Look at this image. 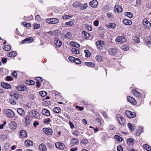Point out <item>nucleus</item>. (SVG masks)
Wrapping results in <instances>:
<instances>
[{"mask_svg": "<svg viewBox=\"0 0 151 151\" xmlns=\"http://www.w3.org/2000/svg\"><path fill=\"white\" fill-rule=\"evenodd\" d=\"M3 113L6 115V117L9 118H12L15 115L14 112L13 111L9 109L4 110Z\"/></svg>", "mask_w": 151, "mask_h": 151, "instance_id": "nucleus-1", "label": "nucleus"}, {"mask_svg": "<svg viewBox=\"0 0 151 151\" xmlns=\"http://www.w3.org/2000/svg\"><path fill=\"white\" fill-rule=\"evenodd\" d=\"M29 116L31 117H35V118L40 119V117L39 113L34 111H32L29 113Z\"/></svg>", "mask_w": 151, "mask_h": 151, "instance_id": "nucleus-2", "label": "nucleus"}, {"mask_svg": "<svg viewBox=\"0 0 151 151\" xmlns=\"http://www.w3.org/2000/svg\"><path fill=\"white\" fill-rule=\"evenodd\" d=\"M96 43L98 48L100 50L103 49L104 48L106 45L103 41L100 40H97Z\"/></svg>", "mask_w": 151, "mask_h": 151, "instance_id": "nucleus-3", "label": "nucleus"}, {"mask_svg": "<svg viewBox=\"0 0 151 151\" xmlns=\"http://www.w3.org/2000/svg\"><path fill=\"white\" fill-rule=\"evenodd\" d=\"M55 145L57 148L62 150H65L66 148V147L63 143L60 142L55 143Z\"/></svg>", "mask_w": 151, "mask_h": 151, "instance_id": "nucleus-4", "label": "nucleus"}, {"mask_svg": "<svg viewBox=\"0 0 151 151\" xmlns=\"http://www.w3.org/2000/svg\"><path fill=\"white\" fill-rule=\"evenodd\" d=\"M126 115L130 118H132L135 117L136 116V114L134 112H132L129 111H125Z\"/></svg>", "mask_w": 151, "mask_h": 151, "instance_id": "nucleus-5", "label": "nucleus"}, {"mask_svg": "<svg viewBox=\"0 0 151 151\" xmlns=\"http://www.w3.org/2000/svg\"><path fill=\"white\" fill-rule=\"evenodd\" d=\"M143 25L145 26L147 29L151 27V24L150 22L146 18L144 19L142 21Z\"/></svg>", "mask_w": 151, "mask_h": 151, "instance_id": "nucleus-6", "label": "nucleus"}, {"mask_svg": "<svg viewBox=\"0 0 151 151\" xmlns=\"http://www.w3.org/2000/svg\"><path fill=\"white\" fill-rule=\"evenodd\" d=\"M109 54L111 55H116L117 52V50L115 48H110L108 50Z\"/></svg>", "mask_w": 151, "mask_h": 151, "instance_id": "nucleus-7", "label": "nucleus"}, {"mask_svg": "<svg viewBox=\"0 0 151 151\" xmlns=\"http://www.w3.org/2000/svg\"><path fill=\"white\" fill-rule=\"evenodd\" d=\"M42 130L47 135H51L52 133V129L50 128H44L42 129Z\"/></svg>", "mask_w": 151, "mask_h": 151, "instance_id": "nucleus-8", "label": "nucleus"}, {"mask_svg": "<svg viewBox=\"0 0 151 151\" xmlns=\"http://www.w3.org/2000/svg\"><path fill=\"white\" fill-rule=\"evenodd\" d=\"M115 41L116 42L123 43L126 41V39L123 36H119L116 38Z\"/></svg>", "mask_w": 151, "mask_h": 151, "instance_id": "nucleus-9", "label": "nucleus"}, {"mask_svg": "<svg viewBox=\"0 0 151 151\" xmlns=\"http://www.w3.org/2000/svg\"><path fill=\"white\" fill-rule=\"evenodd\" d=\"M117 117L119 123L122 125H124L125 123V122L123 117L121 116L120 114H118L117 115Z\"/></svg>", "mask_w": 151, "mask_h": 151, "instance_id": "nucleus-10", "label": "nucleus"}, {"mask_svg": "<svg viewBox=\"0 0 151 151\" xmlns=\"http://www.w3.org/2000/svg\"><path fill=\"white\" fill-rule=\"evenodd\" d=\"M11 97L15 100H17L19 97V94L14 91H12L10 93Z\"/></svg>", "mask_w": 151, "mask_h": 151, "instance_id": "nucleus-11", "label": "nucleus"}, {"mask_svg": "<svg viewBox=\"0 0 151 151\" xmlns=\"http://www.w3.org/2000/svg\"><path fill=\"white\" fill-rule=\"evenodd\" d=\"M17 112L21 116H24L25 115V112L22 108H18L17 109Z\"/></svg>", "mask_w": 151, "mask_h": 151, "instance_id": "nucleus-12", "label": "nucleus"}, {"mask_svg": "<svg viewBox=\"0 0 151 151\" xmlns=\"http://www.w3.org/2000/svg\"><path fill=\"white\" fill-rule=\"evenodd\" d=\"M98 4V3L96 0H93L89 3L91 6L93 8H96Z\"/></svg>", "mask_w": 151, "mask_h": 151, "instance_id": "nucleus-13", "label": "nucleus"}, {"mask_svg": "<svg viewBox=\"0 0 151 151\" xmlns=\"http://www.w3.org/2000/svg\"><path fill=\"white\" fill-rule=\"evenodd\" d=\"M79 143V141L77 139L74 138L71 140L70 145L72 146H74L78 145Z\"/></svg>", "mask_w": 151, "mask_h": 151, "instance_id": "nucleus-14", "label": "nucleus"}, {"mask_svg": "<svg viewBox=\"0 0 151 151\" xmlns=\"http://www.w3.org/2000/svg\"><path fill=\"white\" fill-rule=\"evenodd\" d=\"M127 99L129 102L133 105H135L137 104L136 100L130 96H129L128 97Z\"/></svg>", "mask_w": 151, "mask_h": 151, "instance_id": "nucleus-15", "label": "nucleus"}, {"mask_svg": "<svg viewBox=\"0 0 151 151\" xmlns=\"http://www.w3.org/2000/svg\"><path fill=\"white\" fill-rule=\"evenodd\" d=\"M20 134V137L21 138H26L27 137V134L25 131L23 130H21Z\"/></svg>", "mask_w": 151, "mask_h": 151, "instance_id": "nucleus-16", "label": "nucleus"}, {"mask_svg": "<svg viewBox=\"0 0 151 151\" xmlns=\"http://www.w3.org/2000/svg\"><path fill=\"white\" fill-rule=\"evenodd\" d=\"M33 144V142L31 140H27L24 142L25 146L27 147L29 146H32Z\"/></svg>", "mask_w": 151, "mask_h": 151, "instance_id": "nucleus-17", "label": "nucleus"}, {"mask_svg": "<svg viewBox=\"0 0 151 151\" xmlns=\"http://www.w3.org/2000/svg\"><path fill=\"white\" fill-rule=\"evenodd\" d=\"M114 9L118 13L121 12L122 10V6L119 5H116L114 7Z\"/></svg>", "mask_w": 151, "mask_h": 151, "instance_id": "nucleus-18", "label": "nucleus"}, {"mask_svg": "<svg viewBox=\"0 0 151 151\" xmlns=\"http://www.w3.org/2000/svg\"><path fill=\"white\" fill-rule=\"evenodd\" d=\"M17 88L19 91H24L26 90L27 88L24 86L19 85L17 87Z\"/></svg>", "mask_w": 151, "mask_h": 151, "instance_id": "nucleus-19", "label": "nucleus"}, {"mask_svg": "<svg viewBox=\"0 0 151 151\" xmlns=\"http://www.w3.org/2000/svg\"><path fill=\"white\" fill-rule=\"evenodd\" d=\"M78 6L81 10H84L86 9L88 5L86 3H85L83 4H80L78 5Z\"/></svg>", "mask_w": 151, "mask_h": 151, "instance_id": "nucleus-20", "label": "nucleus"}, {"mask_svg": "<svg viewBox=\"0 0 151 151\" xmlns=\"http://www.w3.org/2000/svg\"><path fill=\"white\" fill-rule=\"evenodd\" d=\"M42 114L47 116H48L50 115V113L49 111L47 109H44L42 111Z\"/></svg>", "mask_w": 151, "mask_h": 151, "instance_id": "nucleus-21", "label": "nucleus"}, {"mask_svg": "<svg viewBox=\"0 0 151 151\" xmlns=\"http://www.w3.org/2000/svg\"><path fill=\"white\" fill-rule=\"evenodd\" d=\"M55 43L56 46L59 47H60L62 45V42L57 38L55 39Z\"/></svg>", "mask_w": 151, "mask_h": 151, "instance_id": "nucleus-22", "label": "nucleus"}, {"mask_svg": "<svg viewBox=\"0 0 151 151\" xmlns=\"http://www.w3.org/2000/svg\"><path fill=\"white\" fill-rule=\"evenodd\" d=\"M1 85L3 88L6 89H9L11 88V86L10 84L6 83H1Z\"/></svg>", "mask_w": 151, "mask_h": 151, "instance_id": "nucleus-23", "label": "nucleus"}, {"mask_svg": "<svg viewBox=\"0 0 151 151\" xmlns=\"http://www.w3.org/2000/svg\"><path fill=\"white\" fill-rule=\"evenodd\" d=\"M132 93L133 94L137 97L140 98L141 96V93L135 89H133L132 90Z\"/></svg>", "mask_w": 151, "mask_h": 151, "instance_id": "nucleus-24", "label": "nucleus"}, {"mask_svg": "<svg viewBox=\"0 0 151 151\" xmlns=\"http://www.w3.org/2000/svg\"><path fill=\"white\" fill-rule=\"evenodd\" d=\"M39 148L40 151H46V147L44 144H41L39 146Z\"/></svg>", "mask_w": 151, "mask_h": 151, "instance_id": "nucleus-25", "label": "nucleus"}, {"mask_svg": "<svg viewBox=\"0 0 151 151\" xmlns=\"http://www.w3.org/2000/svg\"><path fill=\"white\" fill-rule=\"evenodd\" d=\"M24 123L27 125H29L30 123V118L27 115L25 116Z\"/></svg>", "mask_w": 151, "mask_h": 151, "instance_id": "nucleus-26", "label": "nucleus"}, {"mask_svg": "<svg viewBox=\"0 0 151 151\" xmlns=\"http://www.w3.org/2000/svg\"><path fill=\"white\" fill-rule=\"evenodd\" d=\"M17 55L16 51H13L12 52H9L7 54V56L9 57H14Z\"/></svg>", "mask_w": 151, "mask_h": 151, "instance_id": "nucleus-27", "label": "nucleus"}, {"mask_svg": "<svg viewBox=\"0 0 151 151\" xmlns=\"http://www.w3.org/2000/svg\"><path fill=\"white\" fill-rule=\"evenodd\" d=\"M122 22L124 24L127 25H130L132 23V22L131 20L127 19H124Z\"/></svg>", "mask_w": 151, "mask_h": 151, "instance_id": "nucleus-28", "label": "nucleus"}, {"mask_svg": "<svg viewBox=\"0 0 151 151\" xmlns=\"http://www.w3.org/2000/svg\"><path fill=\"white\" fill-rule=\"evenodd\" d=\"M33 40V38L32 37H29L24 39V40L22 41L23 43H25L26 42H28V43L32 41Z\"/></svg>", "mask_w": 151, "mask_h": 151, "instance_id": "nucleus-29", "label": "nucleus"}, {"mask_svg": "<svg viewBox=\"0 0 151 151\" xmlns=\"http://www.w3.org/2000/svg\"><path fill=\"white\" fill-rule=\"evenodd\" d=\"M107 27L109 28L114 29L116 26L115 24L114 23H109L106 25Z\"/></svg>", "mask_w": 151, "mask_h": 151, "instance_id": "nucleus-30", "label": "nucleus"}, {"mask_svg": "<svg viewBox=\"0 0 151 151\" xmlns=\"http://www.w3.org/2000/svg\"><path fill=\"white\" fill-rule=\"evenodd\" d=\"M51 24H56L59 22V20L57 18H51Z\"/></svg>", "mask_w": 151, "mask_h": 151, "instance_id": "nucleus-31", "label": "nucleus"}, {"mask_svg": "<svg viewBox=\"0 0 151 151\" xmlns=\"http://www.w3.org/2000/svg\"><path fill=\"white\" fill-rule=\"evenodd\" d=\"M143 130V128L141 127H139V129L137 130L136 133V135L137 136H139L140 135L142 131Z\"/></svg>", "mask_w": 151, "mask_h": 151, "instance_id": "nucleus-32", "label": "nucleus"}, {"mask_svg": "<svg viewBox=\"0 0 151 151\" xmlns=\"http://www.w3.org/2000/svg\"><path fill=\"white\" fill-rule=\"evenodd\" d=\"M53 111L57 113H59L61 111V109L59 107H55L53 109Z\"/></svg>", "mask_w": 151, "mask_h": 151, "instance_id": "nucleus-33", "label": "nucleus"}, {"mask_svg": "<svg viewBox=\"0 0 151 151\" xmlns=\"http://www.w3.org/2000/svg\"><path fill=\"white\" fill-rule=\"evenodd\" d=\"M146 43L148 45L151 44V36L147 37L146 39Z\"/></svg>", "mask_w": 151, "mask_h": 151, "instance_id": "nucleus-34", "label": "nucleus"}, {"mask_svg": "<svg viewBox=\"0 0 151 151\" xmlns=\"http://www.w3.org/2000/svg\"><path fill=\"white\" fill-rule=\"evenodd\" d=\"M71 51L73 53H75L76 54H79V50L75 47L72 48L71 49Z\"/></svg>", "mask_w": 151, "mask_h": 151, "instance_id": "nucleus-35", "label": "nucleus"}, {"mask_svg": "<svg viewBox=\"0 0 151 151\" xmlns=\"http://www.w3.org/2000/svg\"><path fill=\"white\" fill-rule=\"evenodd\" d=\"M127 143L129 145H132L133 144L134 139L131 138H129L127 140Z\"/></svg>", "mask_w": 151, "mask_h": 151, "instance_id": "nucleus-36", "label": "nucleus"}, {"mask_svg": "<svg viewBox=\"0 0 151 151\" xmlns=\"http://www.w3.org/2000/svg\"><path fill=\"white\" fill-rule=\"evenodd\" d=\"M114 138L118 141L121 142L122 141V138L119 135H116L114 136Z\"/></svg>", "mask_w": 151, "mask_h": 151, "instance_id": "nucleus-37", "label": "nucleus"}, {"mask_svg": "<svg viewBox=\"0 0 151 151\" xmlns=\"http://www.w3.org/2000/svg\"><path fill=\"white\" fill-rule=\"evenodd\" d=\"M144 148L148 151H150L151 150V147L147 144H145L143 145Z\"/></svg>", "mask_w": 151, "mask_h": 151, "instance_id": "nucleus-38", "label": "nucleus"}, {"mask_svg": "<svg viewBox=\"0 0 151 151\" xmlns=\"http://www.w3.org/2000/svg\"><path fill=\"white\" fill-rule=\"evenodd\" d=\"M85 64L86 65L91 67H93L95 66L94 64L91 62H85Z\"/></svg>", "mask_w": 151, "mask_h": 151, "instance_id": "nucleus-39", "label": "nucleus"}, {"mask_svg": "<svg viewBox=\"0 0 151 151\" xmlns=\"http://www.w3.org/2000/svg\"><path fill=\"white\" fill-rule=\"evenodd\" d=\"M11 49V46L9 45H6L4 46V50L6 51H8L10 50Z\"/></svg>", "mask_w": 151, "mask_h": 151, "instance_id": "nucleus-40", "label": "nucleus"}, {"mask_svg": "<svg viewBox=\"0 0 151 151\" xmlns=\"http://www.w3.org/2000/svg\"><path fill=\"white\" fill-rule=\"evenodd\" d=\"M84 52L85 53V57L88 58L90 56L91 53L88 50H86L84 51Z\"/></svg>", "mask_w": 151, "mask_h": 151, "instance_id": "nucleus-41", "label": "nucleus"}, {"mask_svg": "<svg viewBox=\"0 0 151 151\" xmlns=\"http://www.w3.org/2000/svg\"><path fill=\"white\" fill-rule=\"evenodd\" d=\"M133 125L131 123H129L128 124V128L131 131H133L134 130V129H133L134 127Z\"/></svg>", "mask_w": 151, "mask_h": 151, "instance_id": "nucleus-42", "label": "nucleus"}, {"mask_svg": "<svg viewBox=\"0 0 151 151\" xmlns=\"http://www.w3.org/2000/svg\"><path fill=\"white\" fill-rule=\"evenodd\" d=\"M125 15L130 18H132L133 16L132 14L129 12H126Z\"/></svg>", "mask_w": 151, "mask_h": 151, "instance_id": "nucleus-43", "label": "nucleus"}, {"mask_svg": "<svg viewBox=\"0 0 151 151\" xmlns=\"http://www.w3.org/2000/svg\"><path fill=\"white\" fill-rule=\"evenodd\" d=\"M26 83L29 85H33L35 84V82L31 80H27L26 81Z\"/></svg>", "mask_w": 151, "mask_h": 151, "instance_id": "nucleus-44", "label": "nucleus"}, {"mask_svg": "<svg viewBox=\"0 0 151 151\" xmlns=\"http://www.w3.org/2000/svg\"><path fill=\"white\" fill-rule=\"evenodd\" d=\"M51 121V119L50 118H47L43 120L45 124H47Z\"/></svg>", "mask_w": 151, "mask_h": 151, "instance_id": "nucleus-45", "label": "nucleus"}, {"mask_svg": "<svg viewBox=\"0 0 151 151\" xmlns=\"http://www.w3.org/2000/svg\"><path fill=\"white\" fill-rule=\"evenodd\" d=\"M39 93L42 97H44L47 95V93L44 91H40Z\"/></svg>", "mask_w": 151, "mask_h": 151, "instance_id": "nucleus-46", "label": "nucleus"}, {"mask_svg": "<svg viewBox=\"0 0 151 151\" xmlns=\"http://www.w3.org/2000/svg\"><path fill=\"white\" fill-rule=\"evenodd\" d=\"M9 102L12 104L14 105L16 103V100L14 99H9Z\"/></svg>", "mask_w": 151, "mask_h": 151, "instance_id": "nucleus-47", "label": "nucleus"}, {"mask_svg": "<svg viewBox=\"0 0 151 151\" xmlns=\"http://www.w3.org/2000/svg\"><path fill=\"white\" fill-rule=\"evenodd\" d=\"M73 16H70V15H65L63 16L62 18L63 19H70L71 17H72Z\"/></svg>", "mask_w": 151, "mask_h": 151, "instance_id": "nucleus-48", "label": "nucleus"}, {"mask_svg": "<svg viewBox=\"0 0 151 151\" xmlns=\"http://www.w3.org/2000/svg\"><path fill=\"white\" fill-rule=\"evenodd\" d=\"M96 59L99 61L101 62L103 60V58L100 55H97L96 56Z\"/></svg>", "mask_w": 151, "mask_h": 151, "instance_id": "nucleus-49", "label": "nucleus"}, {"mask_svg": "<svg viewBox=\"0 0 151 151\" xmlns=\"http://www.w3.org/2000/svg\"><path fill=\"white\" fill-rule=\"evenodd\" d=\"M88 143V141L87 139H84L81 141V143L82 144L86 145Z\"/></svg>", "mask_w": 151, "mask_h": 151, "instance_id": "nucleus-50", "label": "nucleus"}, {"mask_svg": "<svg viewBox=\"0 0 151 151\" xmlns=\"http://www.w3.org/2000/svg\"><path fill=\"white\" fill-rule=\"evenodd\" d=\"M43 103V104L46 106H47L50 104V102L49 101H45Z\"/></svg>", "mask_w": 151, "mask_h": 151, "instance_id": "nucleus-51", "label": "nucleus"}, {"mask_svg": "<svg viewBox=\"0 0 151 151\" xmlns=\"http://www.w3.org/2000/svg\"><path fill=\"white\" fill-rule=\"evenodd\" d=\"M74 62L78 64H80L81 62V61L78 58H75Z\"/></svg>", "mask_w": 151, "mask_h": 151, "instance_id": "nucleus-52", "label": "nucleus"}, {"mask_svg": "<svg viewBox=\"0 0 151 151\" xmlns=\"http://www.w3.org/2000/svg\"><path fill=\"white\" fill-rule=\"evenodd\" d=\"M74 22L72 21L66 22L65 23V25H67L72 26Z\"/></svg>", "mask_w": 151, "mask_h": 151, "instance_id": "nucleus-53", "label": "nucleus"}, {"mask_svg": "<svg viewBox=\"0 0 151 151\" xmlns=\"http://www.w3.org/2000/svg\"><path fill=\"white\" fill-rule=\"evenodd\" d=\"M34 27L35 29H37L39 28L40 27V24H37V23H35L34 24Z\"/></svg>", "mask_w": 151, "mask_h": 151, "instance_id": "nucleus-54", "label": "nucleus"}, {"mask_svg": "<svg viewBox=\"0 0 151 151\" xmlns=\"http://www.w3.org/2000/svg\"><path fill=\"white\" fill-rule=\"evenodd\" d=\"M75 58L73 57L70 56L68 58L69 60L71 62H74Z\"/></svg>", "mask_w": 151, "mask_h": 151, "instance_id": "nucleus-55", "label": "nucleus"}, {"mask_svg": "<svg viewBox=\"0 0 151 151\" xmlns=\"http://www.w3.org/2000/svg\"><path fill=\"white\" fill-rule=\"evenodd\" d=\"M71 36V34L70 32H68L66 33L65 35L66 38H70Z\"/></svg>", "mask_w": 151, "mask_h": 151, "instance_id": "nucleus-56", "label": "nucleus"}, {"mask_svg": "<svg viewBox=\"0 0 151 151\" xmlns=\"http://www.w3.org/2000/svg\"><path fill=\"white\" fill-rule=\"evenodd\" d=\"M118 151H123V147L121 145H118L117 146Z\"/></svg>", "mask_w": 151, "mask_h": 151, "instance_id": "nucleus-57", "label": "nucleus"}, {"mask_svg": "<svg viewBox=\"0 0 151 151\" xmlns=\"http://www.w3.org/2000/svg\"><path fill=\"white\" fill-rule=\"evenodd\" d=\"M140 0H136V4L135 6H138L140 4Z\"/></svg>", "mask_w": 151, "mask_h": 151, "instance_id": "nucleus-58", "label": "nucleus"}, {"mask_svg": "<svg viewBox=\"0 0 151 151\" xmlns=\"http://www.w3.org/2000/svg\"><path fill=\"white\" fill-rule=\"evenodd\" d=\"M6 123V121H5L2 124H0V129H2L4 127Z\"/></svg>", "mask_w": 151, "mask_h": 151, "instance_id": "nucleus-59", "label": "nucleus"}, {"mask_svg": "<svg viewBox=\"0 0 151 151\" xmlns=\"http://www.w3.org/2000/svg\"><path fill=\"white\" fill-rule=\"evenodd\" d=\"M99 23V22L97 20L94 21L93 22L94 25L96 27H97L98 26Z\"/></svg>", "mask_w": 151, "mask_h": 151, "instance_id": "nucleus-60", "label": "nucleus"}, {"mask_svg": "<svg viewBox=\"0 0 151 151\" xmlns=\"http://www.w3.org/2000/svg\"><path fill=\"white\" fill-rule=\"evenodd\" d=\"M134 40L136 42L139 43L140 42L139 39L138 37H134Z\"/></svg>", "mask_w": 151, "mask_h": 151, "instance_id": "nucleus-61", "label": "nucleus"}, {"mask_svg": "<svg viewBox=\"0 0 151 151\" xmlns=\"http://www.w3.org/2000/svg\"><path fill=\"white\" fill-rule=\"evenodd\" d=\"M7 59L6 58H3L1 60V61L3 63H6L7 62Z\"/></svg>", "mask_w": 151, "mask_h": 151, "instance_id": "nucleus-62", "label": "nucleus"}, {"mask_svg": "<svg viewBox=\"0 0 151 151\" xmlns=\"http://www.w3.org/2000/svg\"><path fill=\"white\" fill-rule=\"evenodd\" d=\"M12 75L15 77L17 76V74L16 71H14L12 74Z\"/></svg>", "mask_w": 151, "mask_h": 151, "instance_id": "nucleus-63", "label": "nucleus"}, {"mask_svg": "<svg viewBox=\"0 0 151 151\" xmlns=\"http://www.w3.org/2000/svg\"><path fill=\"white\" fill-rule=\"evenodd\" d=\"M12 78L10 76H7L6 77V79L8 81H11L12 80Z\"/></svg>", "mask_w": 151, "mask_h": 151, "instance_id": "nucleus-64", "label": "nucleus"}]
</instances>
